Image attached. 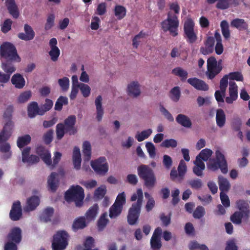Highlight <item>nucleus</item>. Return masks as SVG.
<instances>
[{
  "label": "nucleus",
  "instance_id": "obj_49",
  "mask_svg": "<svg viewBox=\"0 0 250 250\" xmlns=\"http://www.w3.org/2000/svg\"><path fill=\"white\" fill-rule=\"evenodd\" d=\"M53 105V101L49 99L46 98L45 100V103L40 106V112L42 115H43L45 112L50 110Z\"/></svg>",
  "mask_w": 250,
  "mask_h": 250
},
{
  "label": "nucleus",
  "instance_id": "obj_47",
  "mask_svg": "<svg viewBox=\"0 0 250 250\" xmlns=\"http://www.w3.org/2000/svg\"><path fill=\"white\" fill-rule=\"evenodd\" d=\"M246 219L245 214L240 211H235L231 216L230 220L235 224L239 225L242 223V219Z\"/></svg>",
  "mask_w": 250,
  "mask_h": 250
},
{
  "label": "nucleus",
  "instance_id": "obj_14",
  "mask_svg": "<svg viewBox=\"0 0 250 250\" xmlns=\"http://www.w3.org/2000/svg\"><path fill=\"white\" fill-rule=\"evenodd\" d=\"M36 153L40 156L43 162L47 166H50L52 164L51 154L49 151L42 146L37 147Z\"/></svg>",
  "mask_w": 250,
  "mask_h": 250
},
{
  "label": "nucleus",
  "instance_id": "obj_18",
  "mask_svg": "<svg viewBox=\"0 0 250 250\" xmlns=\"http://www.w3.org/2000/svg\"><path fill=\"white\" fill-rule=\"evenodd\" d=\"M229 96L227 97L225 99L227 104H232L238 98V86L235 82H230L229 88Z\"/></svg>",
  "mask_w": 250,
  "mask_h": 250
},
{
  "label": "nucleus",
  "instance_id": "obj_8",
  "mask_svg": "<svg viewBox=\"0 0 250 250\" xmlns=\"http://www.w3.org/2000/svg\"><path fill=\"white\" fill-rule=\"evenodd\" d=\"M222 60L217 61L214 57H210L207 60V71L206 75L208 80L213 79L223 69Z\"/></svg>",
  "mask_w": 250,
  "mask_h": 250
},
{
  "label": "nucleus",
  "instance_id": "obj_6",
  "mask_svg": "<svg viewBox=\"0 0 250 250\" xmlns=\"http://www.w3.org/2000/svg\"><path fill=\"white\" fill-rule=\"evenodd\" d=\"M0 55L5 60L14 61L18 62L21 61L16 47L9 42H5L0 45Z\"/></svg>",
  "mask_w": 250,
  "mask_h": 250
},
{
  "label": "nucleus",
  "instance_id": "obj_25",
  "mask_svg": "<svg viewBox=\"0 0 250 250\" xmlns=\"http://www.w3.org/2000/svg\"><path fill=\"white\" fill-rule=\"evenodd\" d=\"M218 183L220 192H227L230 188V184L229 181L222 175L218 176Z\"/></svg>",
  "mask_w": 250,
  "mask_h": 250
},
{
  "label": "nucleus",
  "instance_id": "obj_36",
  "mask_svg": "<svg viewBox=\"0 0 250 250\" xmlns=\"http://www.w3.org/2000/svg\"><path fill=\"white\" fill-rule=\"evenodd\" d=\"M216 122L217 125L221 128L226 123V115L222 109H217L216 115Z\"/></svg>",
  "mask_w": 250,
  "mask_h": 250
},
{
  "label": "nucleus",
  "instance_id": "obj_15",
  "mask_svg": "<svg viewBox=\"0 0 250 250\" xmlns=\"http://www.w3.org/2000/svg\"><path fill=\"white\" fill-rule=\"evenodd\" d=\"M9 216L10 219L14 221L19 220L22 216V208L21 202L17 201L13 203Z\"/></svg>",
  "mask_w": 250,
  "mask_h": 250
},
{
  "label": "nucleus",
  "instance_id": "obj_28",
  "mask_svg": "<svg viewBox=\"0 0 250 250\" xmlns=\"http://www.w3.org/2000/svg\"><path fill=\"white\" fill-rule=\"evenodd\" d=\"M0 151L3 154L1 156L3 160H7L11 157V146L8 143L0 144Z\"/></svg>",
  "mask_w": 250,
  "mask_h": 250
},
{
  "label": "nucleus",
  "instance_id": "obj_34",
  "mask_svg": "<svg viewBox=\"0 0 250 250\" xmlns=\"http://www.w3.org/2000/svg\"><path fill=\"white\" fill-rule=\"evenodd\" d=\"M128 94L130 96L136 97L140 94L139 85L137 82H133L128 85Z\"/></svg>",
  "mask_w": 250,
  "mask_h": 250
},
{
  "label": "nucleus",
  "instance_id": "obj_33",
  "mask_svg": "<svg viewBox=\"0 0 250 250\" xmlns=\"http://www.w3.org/2000/svg\"><path fill=\"white\" fill-rule=\"evenodd\" d=\"M177 123L186 127H190L192 123L190 119L186 115L179 114L176 117Z\"/></svg>",
  "mask_w": 250,
  "mask_h": 250
},
{
  "label": "nucleus",
  "instance_id": "obj_21",
  "mask_svg": "<svg viewBox=\"0 0 250 250\" xmlns=\"http://www.w3.org/2000/svg\"><path fill=\"white\" fill-rule=\"evenodd\" d=\"M5 5L9 13L13 18L17 19L19 17L20 13L15 0H6Z\"/></svg>",
  "mask_w": 250,
  "mask_h": 250
},
{
  "label": "nucleus",
  "instance_id": "obj_48",
  "mask_svg": "<svg viewBox=\"0 0 250 250\" xmlns=\"http://www.w3.org/2000/svg\"><path fill=\"white\" fill-rule=\"evenodd\" d=\"M115 15L118 20L123 19L126 15V10L125 8L122 5H116L114 9Z\"/></svg>",
  "mask_w": 250,
  "mask_h": 250
},
{
  "label": "nucleus",
  "instance_id": "obj_63",
  "mask_svg": "<svg viewBox=\"0 0 250 250\" xmlns=\"http://www.w3.org/2000/svg\"><path fill=\"white\" fill-rule=\"evenodd\" d=\"M146 147L150 157L154 158L156 156V148L153 144L151 142H147L146 144Z\"/></svg>",
  "mask_w": 250,
  "mask_h": 250
},
{
  "label": "nucleus",
  "instance_id": "obj_13",
  "mask_svg": "<svg viewBox=\"0 0 250 250\" xmlns=\"http://www.w3.org/2000/svg\"><path fill=\"white\" fill-rule=\"evenodd\" d=\"M13 123L9 120L4 125L2 130L0 132V144L6 143L12 134Z\"/></svg>",
  "mask_w": 250,
  "mask_h": 250
},
{
  "label": "nucleus",
  "instance_id": "obj_58",
  "mask_svg": "<svg viewBox=\"0 0 250 250\" xmlns=\"http://www.w3.org/2000/svg\"><path fill=\"white\" fill-rule=\"evenodd\" d=\"M229 79L231 80H235L238 82H243L244 77L241 72L239 71L229 73Z\"/></svg>",
  "mask_w": 250,
  "mask_h": 250
},
{
  "label": "nucleus",
  "instance_id": "obj_22",
  "mask_svg": "<svg viewBox=\"0 0 250 250\" xmlns=\"http://www.w3.org/2000/svg\"><path fill=\"white\" fill-rule=\"evenodd\" d=\"M27 113L30 118H33L37 115L42 116L40 112V107L36 102H32L28 104Z\"/></svg>",
  "mask_w": 250,
  "mask_h": 250
},
{
  "label": "nucleus",
  "instance_id": "obj_4",
  "mask_svg": "<svg viewBox=\"0 0 250 250\" xmlns=\"http://www.w3.org/2000/svg\"><path fill=\"white\" fill-rule=\"evenodd\" d=\"M161 28L164 32H169L173 37L178 35L179 21L175 14L170 12L167 13V18L161 22Z\"/></svg>",
  "mask_w": 250,
  "mask_h": 250
},
{
  "label": "nucleus",
  "instance_id": "obj_27",
  "mask_svg": "<svg viewBox=\"0 0 250 250\" xmlns=\"http://www.w3.org/2000/svg\"><path fill=\"white\" fill-rule=\"evenodd\" d=\"M11 83L17 88H22L25 84V81L23 76L19 74H14L11 78Z\"/></svg>",
  "mask_w": 250,
  "mask_h": 250
},
{
  "label": "nucleus",
  "instance_id": "obj_3",
  "mask_svg": "<svg viewBox=\"0 0 250 250\" xmlns=\"http://www.w3.org/2000/svg\"><path fill=\"white\" fill-rule=\"evenodd\" d=\"M84 197L83 189L80 186H72L65 193L64 198L68 202H75L77 207H81L83 205Z\"/></svg>",
  "mask_w": 250,
  "mask_h": 250
},
{
  "label": "nucleus",
  "instance_id": "obj_37",
  "mask_svg": "<svg viewBox=\"0 0 250 250\" xmlns=\"http://www.w3.org/2000/svg\"><path fill=\"white\" fill-rule=\"evenodd\" d=\"M83 152L84 161H89L91 158V146L88 141H85L83 143Z\"/></svg>",
  "mask_w": 250,
  "mask_h": 250
},
{
  "label": "nucleus",
  "instance_id": "obj_7",
  "mask_svg": "<svg viewBox=\"0 0 250 250\" xmlns=\"http://www.w3.org/2000/svg\"><path fill=\"white\" fill-rule=\"evenodd\" d=\"M69 235L65 230H59L53 235L52 241L53 250H64L68 245Z\"/></svg>",
  "mask_w": 250,
  "mask_h": 250
},
{
  "label": "nucleus",
  "instance_id": "obj_19",
  "mask_svg": "<svg viewBox=\"0 0 250 250\" xmlns=\"http://www.w3.org/2000/svg\"><path fill=\"white\" fill-rule=\"evenodd\" d=\"M214 43V38L211 36L208 37L205 42V46L201 47L200 52L204 55L211 53L213 51Z\"/></svg>",
  "mask_w": 250,
  "mask_h": 250
},
{
  "label": "nucleus",
  "instance_id": "obj_46",
  "mask_svg": "<svg viewBox=\"0 0 250 250\" xmlns=\"http://www.w3.org/2000/svg\"><path fill=\"white\" fill-rule=\"evenodd\" d=\"M188 185L193 189L198 190L203 186L202 181L199 178L190 179L188 181Z\"/></svg>",
  "mask_w": 250,
  "mask_h": 250
},
{
  "label": "nucleus",
  "instance_id": "obj_45",
  "mask_svg": "<svg viewBox=\"0 0 250 250\" xmlns=\"http://www.w3.org/2000/svg\"><path fill=\"white\" fill-rule=\"evenodd\" d=\"M68 104V99L66 97L61 96L57 99L54 109L57 111H61L63 105H67Z\"/></svg>",
  "mask_w": 250,
  "mask_h": 250
},
{
  "label": "nucleus",
  "instance_id": "obj_17",
  "mask_svg": "<svg viewBox=\"0 0 250 250\" xmlns=\"http://www.w3.org/2000/svg\"><path fill=\"white\" fill-rule=\"evenodd\" d=\"M187 82L197 90L205 91L208 90L209 87L208 84L201 79L195 77L191 78L188 79Z\"/></svg>",
  "mask_w": 250,
  "mask_h": 250
},
{
  "label": "nucleus",
  "instance_id": "obj_64",
  "mask_svg": "<svg viewBox=\"0 0 250 250\" xmlns=\"http://www.w3.org/2000/svg\"><path fill=\"white\" fill-rule=\"evenodd\" d=\"M125 203V195L124 192L119 194L116 198L114 204L123 208V205Z\"/></svg>",
  "mask_w": 250,
  "mask_h": 250
},
{
  "label": "nucleus",
  "instance_id": "obj_5",
  "mask_svg": "<svg viewBox=\"0 0 250 250\" xmlns=\"http://www.w3.org/2000/svg\"><path fill=\"white\" fill-rule=\"evenodd\" d=\"M138 174L144 181L145 185L148 188H152L156 183V177L153 170L148 166L141 165L138 167Z\"/></svg>",
  "mask_w": 250,
  "mask_h": 250
},
{
  "label": "nucleus",
  "instance_id": "obj_29",
  "mask_svg": "<svg viewBox=\"0 0 250 250\" xmlns=\"http://www.w3.org/2000/svg\"><path fill=\"white\" fill-rule=\"evenodd\" d=\"M236 206L240 210L245 214L246 219H248L250 216V207L249 204L243 200H239L236 202Z\"/></svg>",
  "mask_w": 250,
  "mask_h": 250
},
{
  "label": "nucleus",
  "instance_id": "obj_26",
  "mask_svg": "<svg viewBox=\"0 0 250 250\" xmlns=\"http://www.w3.org/2000/svg\"><path fill=\"white\" fill-rule=\"evenodd\" d=\"M102 97L99 95L95 101V104L96 108V119L98 122L101 121L104 115V109L102 107Z\"/></svg>",
  "mask_w": 250,
  "mask_h": 250
},
{
  "label": "nucleus",
  "instance_id": "obj_50",
  "mask_svg": "<svg viewBox=\"0 0 250 250\" xmlns=\"http://www.w3.org/2000/svg\"><path fill=\"white\" fill-rule=\"evenodd\" d=\"M152 131L151 129H147L142 131L141 133H138L135 135V138L138 142H142L148 138L151 134Z\"/></svg>",
  "mask_w": 250,
  "mask_h": 250
},
{
  "label": "nucleus",
  "instance_id": "obj_51",
  "mask_svg": "<svg viewBox=\"0 0 250 250\" xmlns=\"http://www.w3.org/2000/svg\"><path fill=\"white\" fill-rule=\"evenodd\" d=\"M212 151L208 148H205L201 150L200 153L197 155L198 157L202 159L204 161H207L212 154Z\"/></svg>",
  "mask_w": 250,
  "mask_h": 250
},
{
  "label": "nucleus",
  "instance_id": "obj_2",
  "mask_svg": "<svg viewBox=\"0 0 250 250\" xmlns=\"http://www.w3.org/2000/svg\"><path fill=\"white\" fill-rule=\"evenodd\" d=\"M208 169L212 171H216L220 169L223 174H227L228 172V166L225 155L220 150H216L215 157L209 159L207 164Z\"/></svg>",
  "mask_w": 250,
  "mask_h": 250
},
{
  "label": "nucleus",
  "instance_id": "obj_41",
  "mask_svg": "<svg viewBox=\"0 0 250 250\" xmlns=\"http://www.w3.org/2000/svg\"><path fill=\"white\" fill-rule=\"evenodd\" d=\"M123 210V207L113 204L109 208V216L110 218H116L120 215Z\"/></svg>",
  "mask_w": 250,
  "mask_h": 250
},
{
  "label": "nucleus",
  "instance_id": "obj_9",
  "mask_svg": "<svg viewBox=\"0 0 250 250\" xmlns=\"http://www.w3.org/2000/svg\"><path fill=\"white\" fill-rule=\"evenodd\" d=\"M195 23L191 19H188L184 24V32L187 42L190 43L195 42L197 40V36L194 31Z\"/></svg>",
  "mask_w": 250,
  "mask_h": 250
},
{
  "label": "nucleus",
  "instance_id": "obj_61",
  "mask_svg": "<svg viewBox=\"0 0 250 250\" xmlns=\"http://www.w3.org/2000/svg\"><path fill=\"white\" fill-rule=\"evenodd\" d=\"M48 53L51 60L53 62H56L58 60L60 56V50L58 47H53L51 48Z\"/></svg>",
  "mask_w": 250,
  "mask_h": 250
},
{
  "label": "nucleus",
  "instance_id": "obj_10",
  "mask_svg": "<svg viewBox=\"0 0 250 250\" xmlns=\"http://www.w3.org/2000/svg\"><path fill=\"white\" fill-rule=\"evenodd\" d=\"M91 166L96 173L104 175L108 171V164L104 157H101L91 162Z\"/></svg>",
  "mask_w": 250,
  "mask_h": 250
},
{
  "label": "nucleus",
  "instance_id": "obj_43",
  "mask_svg": "<svg viewBox=\"0 0 250 250\" xmlns=\"http://www.w3.org/2000/svg\"><path fill=\"white\" fill-rule=\"evenodd\" d=\"M220 26L224 38L226 40L229 39L230 38V33L228 21L226 20L222 21L221 22Z\"/></svg>",
  "mask_w": 250,
  "mask_h": 250
},
{
  "label": "nucleus",
  "instance_id": "obj_32",
  "mask_svg": "<svg viewBox=\"0 0 250 250\" xmlns=\"http://www.w3.org/2000/svg\"><path fill=\"white\" fill-rule=\"evenodd\" d=\"M14 61L6 60L5 62L1 63V68L7 74L11 75L16 71V67L13 62Z\"/></svg>",
  "mask_w": 250,
  "mask_h": 250
},
{
  "label": "nucleus",
  "instance_id": "obj_59",
  "mask_svg": "<svg viewBox=\"0 0 250 250\" xmlns=\"http://www.w3.org/2000/svg\"><path fill=\"white\" fill-rule=\"evenodd\" d=\"M229 75H225L221 79L220 82V89L224 94H225L228 85Z\"/></svg>",
  "mask_w": 250,
  "mask_h": 250
},
{
  "label": "nucleus",
  "instance_id": "obj_11",
  "mask_svg": "<svg viewBox=\"0 0 250 250\" xmlns=\"http://www.w3.org/2000/svg\"><path fill=\"white\" fill-rule=\"evenodd\" d=\"M162 232V229L157 227L155 229L150 239L151 248L154 250H160L162 247L161 236Z\"/></svg>",
  "mask_w": 250,
  "mask_h": 250
},
{
  "label": "nucleus",
  "instance_id": "obj_53",
  "mask_svg": "<svg viewBox=\"0 0 250 250\" xmlns=\"http://www.w3.org/2000/svg\"><path fill=\"white\" fill-rule=\"evenodd\" d=\"M77 87H79L84 97L86 98L89 96L91 88L88 85L83 83H80L77 85Z\"/></svg>",
  "mask_w": 250,
  "mask_h": 250
},
{
  "label": "nucleus",
  "instance_id": "obj_39",
  "mask_svg": "<svg viewBox=\"0 0 250 250\" xmlns=\"http://www.w3.org/2000/svg\"><path fill=\"white\" fill-rule=\"evenodd\" d=\"M54 213V209L53 208L49 207L44 209L43 212L40 216L41 221L47 222L51 221V218Z\"/></svg>",
  "mask_w": 250,
  "mask_h": 250
},
{
  "label": "nucleus",
  "instance_id": "obj_16",
  "mask_svg": "<svg viewBox=\"0 0 250 250\" xmlns=\"http://www.w3.org/2000/svg\"><path fill=\"white\" fill-rule=\"evenodd\" d=\"M23 29L24 33L21 32L18 34V38L25 41L32 40L35 36V33L32 27L28 24H25Z\"/></svg>",
  "mask_w": 250,
  "mask_h": 250
},
{
  "label": "nucleus",
  "instance_id": "obj_23",
  "mask_svg": "<svg viewBox=\"0 0 250 250\" xmlns=\"http://www.w3.org/2000/svg\"><path fill=\"white\" fill-rule=\"evenodd\" d=\"M58 174L56 172H52L49 176L47 180L48 186L51 191L54 192L56 191L58 185L59 181L56 179Z\"/></svg>",
  "mask_w": 250,
  "mask_h": 250
},
{
  "label": "nucleus",
  "instance_id": "obj_54",
  "mask_svg": "<svg viewBox=\"0 0 250 250\" xmlns=\"http://www.w3.org/2000/svg\"><path fill=\"white\" fill-rule=\"evenodd\" d=\"M65 132V128L63 124L59 123L56 125V135L58 140L62 139Z\"/></svg>",
  "mask_w": 250,
  "mask_h": 250
},
{
  "label": "nucleus",
  "instance_id": "obj_40",
  "mask_svg": "<svg viewBox=\"0 0 250 250\" xmlns=\"http://www.w3.org/2000/svg\"><path fill=\"white\" fill-rule=\"evenodd\" d=\"M31 140V138L28 134L19 137L17 141V146L19 148H21L28 145L30 143Z\"/></svg>",
  "mask_w": 250,
  "mask_h": 250
},
{
  "label": "nucleus",
  "instance_id": "obj_52",
  "mask_svg": "<svg viewBox=\"0 0 250 250\" xmlns=\"http://www.w3.org/2000/svg\"><path fill=\"white\" fill-rule=\"evenodd\" d=\"M32 96L31 91H26L20 94L18 98V101L20 103H24L27 102Z\"/></svg>",
  "mask_w": 250,
  "mask_h": 250
},
{
  "label": "nucleus",
  "instance_id": "obj_55",
  "mask_svg": "<svg viewBox=\"0 0 250 250\" xmlns=\"http://www.w3.org/2000/svg\"><path fill=\"white\" fill-rule=\"evenodd\" d=\"M58 83L62 90L66 91L69 87V79L66 77H64L58 80Z\"/></svg>",
  "mask_w": 250,
  "mask_h": 250
},
{
  "label": "nucleus",
  "instance_id": "obj_38",
  "mask_svg": "<svg viewBox=\"0 0 250 250\" xmlns=\"http://www.w3.org/2000/svg\"><path fill=\"white\" fill-rule=\"evenodd\" d=\"M187 170V167L186 163L184 160H181L180 161L178 167V182L181 183L185 177V174Z\"/></svg>",
  "mask_w": 250,
  "mask_h": 250
},
{
  "label": "nucleus",
  "instance_id": "obj_12",
  "mask_svg": "<svg viewBox=\"0 0 250 250\" xmlns=\"http://www.w3.org/2000/svg\"><path fill=\"white\" fill-rule=\"evenodd\" d=\"M76 123V117L75 115L69 116L64 120V125L65 128L66 133H68L70 135L75 134L77 130L75 127Z\"/></svg>",
  "mask_w": 250,
  "mask_h": 250
},
{
  "label": "nucleus",
  "instance_id": "obj_62",
  "mask_svg": "<svg viewBox=\"0 0 250 250\" xmlns=\"http://www.w3.org/2000/svg\"><path fill=\"white\" fill-rule=\"evenodd\" d=\"M12 21L10 19H6L1 27L2 32L4 34L8 33L11 29Z\"/></svg>",
  "mask_w": 250,
  "mask_h": 250
},
{
  "label": "nucleus",
  "instance_id": "obj_60",
  "mask_svg": "<svg viewBox=\"0 0 250 250\" xmlns=\"http://www.w3.org/2000/svg\"><path fill=\"white\" fill-rule=\"evenodd\" d=\"M171 100L174 102H177L180 97V90L178 86H175L170 90Z\"/></svg>",
  "mask_w": 250,
  "mask_h": 250
},
{
  "label": "nucleus",
  "instance_id": "obj_31",
  "mask_svg": "<svg viewBox=\"0 0 250 250\" xmlns=\"http://www.w3.org/2000/svg\"><path fill=\"white\" fill-rule=\"evenodd\" d=\"M87 226L85 217L81 216L75 219L72 224V228L74 231L84 229Z\"/></svg>",
  "mask_w": 250,
  "mask_h": 250
},
{
  "label": "nucleus",
  "instance_id": "obj_30",
  "mask_svg": "<svg viewBox=\"0 0 250 250\" xmlns=\"http://www.w3.org/2000/svg\"><path fill=\"white\" fill-rule=\"evenodd\" d=\"M40 202V198L36 196H32L27 201V206L25 208L26 211H32L34 210Z\"/></svg>",
  "mask_w": 250,
  "mask_h": 250
},
{
  "label": "nucleus",
  "instance_id": "obj_44",
  "mask_svg": "<svg viewBox=\"0 0 250 250\" xmlns=\"http://www.w3.org/2000/svg\"><path fill=\"white\" fill-rule=\"evenodd\" d=\"M107 216V213L104 212L103 213L97 221V226L99 230H103L107 223L109 222V220L106 218Z\"/></svg>",
  "mask_w": 250,
  "mask_h": 250
},
{
  "label": "nucleus",
  "instance_id": "obj_57",
  "mask_svg": "<svg viewBox=\"0 0 250 250\" xmlns=\"http://www.w3.org/2000/svg\"><path fill=\"white\" fill-rule=\"evenodd\" d=\"M205 214V210L201 206L197 207L193 212V216L195 219H200Z\"/></svg>",
  "mask_w": 250,
  "mask_h": 250
},
{
  "label": "nucleus",
  "instance_id": "obj_1",
  "mask_svg": "<svg viewBox=\"0 0 250 250\" xmlns=\"http://www.w3.org/2000/svg\"><path fill=\"white\" fill-rule=\"evenodd\" d=\"M143 198V192L141 188L137 189L136 192L131 196V201H135L137 200V202L133 203L128 210L127 220L129 225L133 226L138 222L141 213Z\"/></svg>",
  "mask_w": 250,
  "mask_h": 250
},
{
  "label": "nucleus",
  "instance_id": "obj_24",
  "mask_svg": "<svg viewBox=\"0 0 250 250\" xmlns=\"http://www.w3.org/2000/svg\"><path fill=\"white\" fill-rule=\"evenodd\" d=\"M230 25L239 30H247L249 28L248 24L243 19L236 18L233 19L230 22Z\"/></svg>",
  "mask_w": 250,
  "mask_h": 250
},
{
  "label": "nucleus",
  "instance_id": "obj_56",
  "mask_svg": "<svg viewBox=\"0 0 250 250\" xmlns=\"http://www.w3.org/2000/svg\"><path fill=\"white\" fill-rule=\"evenodd\" d=\"M161 146L166 148H175L177 146V142L173 139H166L162 142Z\"/></svg>",
  "mask_w": 250,
  "mask_h": 250
},
{
  "label": "nucleus",
  "instance_id": "obj_20",
  "mask_svg": "<svg viewBox=\"0 0 250 250\" xmlns=\"http://www.w3.org/2000/svg\"><path fill=\"white\" fill-rule=\"evenodd\" d=\"M10 242L15 244L19 243L21 240V230L18 227L13 228L7 236Z\"/></svg>",
  "mask_w": 250,
  "mask_h": 250
},
{
  "label": "nucleus",
  "instance_id": "obj_35",
  "mask_svg": "<svg viewBox=\"0 0 250 250\" xmlns=\"http://www.w3.org/2000/svg\"><path fill=\"white\" fill-rule=\"evenodd\" d=\"M99 207L97 204H94L85 213V216L86 219L89 221L94 220L97 216Z\"/></svg>",
  "mask_w": 250,
  "mask_h": 250
},
{
  "label": "nucleus",
  "instance_id": "obj_42",
  "mask_svg": "<svg viewBox=\"0 0 250 250\" xmlns=\"http://www.w3.org/2000/svg\"><path fill=\"white\" fill-rule=\"evenodd\" d=\"M172 73L175 75L179 77L180 78L181 81L182 82L185 81L187 79L188 75L187 71L180 67H177L174 68L172 70Z\"/></svg>",
  "mask_w": 250,
  "mask_h": 250
}]
</instances>
